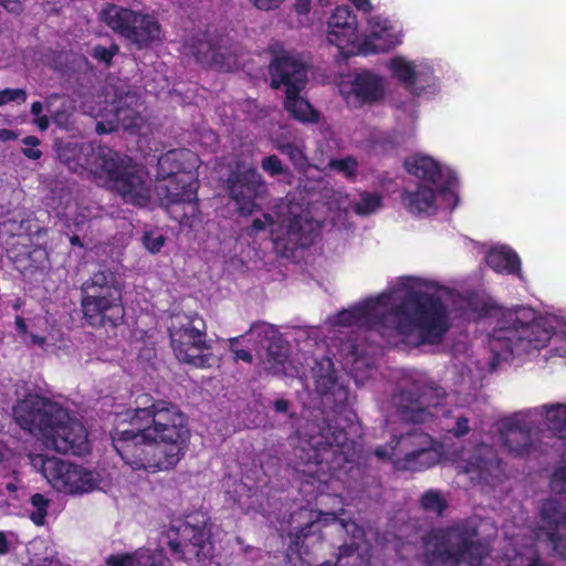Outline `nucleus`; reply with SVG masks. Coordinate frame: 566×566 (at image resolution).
Masks as SVG:
<instances>
[{
    "label": "nucleus",
    "instance_id": "1",
    "mask_svg": "<svg viewBox=\"0 0 566 566\" xmlns=\"http://www.w3.org/2000/svg\"><path fill=\"white\" fill-rule=\"evenodd\" d=\"M325 364V374L322 373L323 367L314 374L315 390L332 408V415L307 426L294 450L295 463L298 471L318 481L340 480L343 475L357 479L363 468L356 444L349 438L356 432L357 415L348 406V387L339 382L332 359L326 358Z\"/></svg>",
    "mask_w": 566,
    "mask_h": 566
},
{
    "label": "nucleus",
    "instance_id": "2",
    "mask_svg": "<svg viewBox=\"0 0 566 566\" xmlns=\"http://www.w3.org/2000/svg\"><path fill=\"white\" fill-rule=\"evenodd\" d=\"M188 417L180 408L151 395H139L135 407L111 432L112 444L133 471L157 473L177 467L190 442Z\"/></svg>",
    "mask_w": 566,
    "mask_h": 566
},
{
    "label": "nucleus",
    "instance_id": "3",
    "mask_svg": "<svg viewBox=\"0 0 566 566\" xmlns=\"http://www.w3.org/2000/svg\"><path fill=\"white\" fill-rule=\"evenodd\" d=\"M382 295L368 298L337 315L342 326H358L385 337L388 329L398 336L417 334L418 344H440L450 329V314L440 296L421 291L408 292L399 304L389 311H380Z\"/></svg>",
    "mask_w": 566,
    "mask_h": 566
},
{
    "label": "nucleus",
    "instance_id": "4",
    "mask_svg": "<svg viewBox=\"0 0 566 566\" xmlns=\"http://www.w3.org/2000/svg\"><path fill=\"white\" fill-rule=\"evenodd\" d=\"M423 543V566H482L489 556L478 527L465 521L432 528Z\"/></svg>",
    "mask_w": 566,
    "mask_h": 566
},
{
    "label": "nucleus",
    "instance_id": "5",
    "mask_svg": "<svg viewBox=\"0 0 566 566\" xmlns=\"http://www.w3.org/2000/svg\"><path fill=\"white\" fill-rule=\"evenodd\" d=\"M551 337L552 331L533 308L517 306L502 314L489 335V346L494 359L506 360L515 353H530L545 347Z\"/></svg>",
    "mask_w": 566,
    "mask_h": 566
},
{
    "label": "nucleus",
    "instance_id": "6",
    "mask_svg": "<svg viewBox=\"0 0 566 566\" xmlns=\"http://www.w3.org/2000/svg\"><path fill=\"white\" fill-rule=\"evenodd\" d=\"M80 291L83 317L90 326L117 327L124 322V283L115 271L99 269L82 283Z\"/></svg>",
    "mask_w": 566,
    "mask_h": 566
},
{
    "label": "nucleus",
    "instance_id": "7",
    "mask_svg": "<svg viewBox=\"0 0 566 566\" xmlns=\"http://www.w3.org/2000/svg\"><path fill=\"white\" fill-rule=\"evenodd\" d=\"M374 454L382 461H390L398 471H423L440 461V453L433 448V439L422 431L412 430L375 449Z\"/></svg>",
    "mask_w": 566,
    "mask_h": 566
},
{
    "label": "nucleus",
    "instance_id": "8",
    "mask_svg": "<svg viewBox=\"0 0 566 566\" xmlns=\"http://www.w3.org/2000/svg\"><path fill=\"white\" fill-rule=\"evenodd\" d=\"M198 187V178L190 175H185L182 178L157 176L155 195L159 206L172 220L184 228L193 229L201 221Z\"/></svg>",
    "mask_w": 566,
    "mask_h": 566
},
{
    "label": "nucleus",
    "instance_id": "9",
    "mask_svg": "<svg viewBox=\"0 0 566 566\" xmlns=\"http://www.w3.org/2000/svg\"><path fill=\"white\" fill-rule=\"evenodd\" d=\"M170 345L177 359L196 368L211 366L212 354L207 343L206 323L198 314H176L168 328Z\"/></svg>",
    "mask_w": 566,
    "mask_h": 566
},
{
    "label": "nucleus",
    "instance_id": "10",
    "mask_svg": "<svg viewBox=\"0 0 566 566\" xmlns=\"http://www.w3.org/2000/svg\"><path fill=\"white\" fill-rule=\"evenodd\" d=\"M98 177L104 178L125 202L140 207L148 202L144 170L129 156L111 149Z\"/></svg>",
    "mask_w": 566,
    "mask_h": 566
},
{
    "label": "nucleus",
    "instance_id": "11",
    "mask_svg": "<svg viewBox=\"0 0 566 566\" xmlns=\"http://www.w3.org/2000/svg\"><path fill=\"white\" fill-rule=\"evenodd\" d=\"M164 536L171 556L178 560L205 564L212 558L213 543L206 522L172 521Z\"/></svg>",
    "mask_w": 566,
    "mask_h": 566
},
{
    "label": "nucleus",
    "instance_id": "12",
    "mask_svg": "<svg viewBox=\"0 0 566 566\" xmlns=\"http://www.w3.org/2000/svg\"><path fill=\"white\" fill-rule=\"evenodd\" d=\"M105 23L137 50L148 49L159 40L161 27L149 14H142L130 9L109 4L103 9Z\"/></svg>",
    "mask_w": 566,
    "mask_h": 566
},
{
    "label": "nucleus",
    "instance_id": "13",
    "mask_svg": "<svg viewBox=\"0 0 566 566\" xmlns=\"http://www.w3.org/2000/svg\"><path fill=\"white\" fill-rule=\"evenodd\" d=\"M226 189L230 199L238 206L239 214L248 217L260 208L256 199L265 193L266 185L253 163L237 160L230 166Z\"/></svg>",
    "mask_w": 566,
    "mask_h": 566
},
{
    "label": "nucleus",
    "instance_id": "14",
    "mask_svg": "<svg viewBox=\"0 0 566 566\" xmlns=\"http://www.w3.org/2000/svg\"><path fill=\"white\" fill-rule=\"evenodd\" d=\"M15 423L30 434L43 441L52 431L54 420L64 416V408L57 402L38 394H28L12 408Z\"/></svg>",
    "mask_w": 566,
    "mask_h": 566
},
{
    "label": "nucleus",
    "instance_id": "15",
    "mask_svg": "<svg viewBox=\"0 0 566 566\" xmlns=\"http://www.w3.org/2000/svg\"><path fill=\"white\" fill-rule=\"evenodd\" d=\"M190 49L199 63L219 71L231 72L239 65L241 45L229 34H205L202 39H192Z\"/></svg>",
    "mask_w": 566,
    "mask_h": 566
},
{
    "label": "nucleus",
    "instance_id": "16",
    "mask_svg": "<svg viewBox=\"0 0 566 566\" xmlns=\"http://www.w3.org/2000/svg\"><path fill=\"white\" fill-rule=\"evenodd\" d=\"M41 471L49 483L59 492L80 494L95 486L91 471L55 457L41 458Z\"/></svg>",
    "mask_w": 566,
    "mask_h": 566
},
{
    "label": "nucleus",
    "instance_id": "17",
    "mask_svg": "<svg viewBox=\"0 0 566 566\" xmlns=\"http://www.w3.org/2000/svg\"><path fill=\"white\" fill-rule=\"evenodd\" d=\"M446 392L440 387L413 385L411 388L400 389L394 395L392 401L403 421L423 423L433 416L430 408L439 406Z\"/></svg>",
    "mask_w": 566,
    "mask_h": 566
},
{
    "label": "nucleus",
    "instance_id": "18",
    "mask_svg": "<svg viewBox=\"0 0 566 566\" xmlns=\"http://www.w3.org/2000/svg\"><path fill=\"white\" fill-rule=\"evenodd\" d=\"M88 434L84 424L64 409V416L52 424V431L42 443L62 454L83 455L90 450Z\"/></svg>",
    "mask_w": 566,
    "mask_h": 566
},
{
    "label": "nucleus",
    "instance_id": "19",
    "mask_svg": "<svg viewBox=\"0 0 566 566\" xmlns=\"http://www.w3.org/2000/svg\"><path fill=\"white\" fill-rule=\"evenodd\" d=\"M270 86L273 90L285 87V93L302 92L307 83V66L303 60L281 49L273 53L268 65Z\"/></svg>",
    "mask_w": 566,
    "mask_h": 566
},
{
    "label": "nucleus",
    "instance_id": "20",
    "mask_svg": "<svg viewBox=\"0 0 566 566\" xmlns=\"http://www.w3.org/2000/svg\"><path fill=\"white\" fill-rule=\"evenodd\" d=\"M111 147L90 143H66L59 147L57 158L74 172L88 171L98 177L102 167L111 155Z\"/></svg>",
    "mask_w": 566,
    "mask_h": 566
},
{
    "label": "nucleus",
    "instance_id": "21",
    "mask_svg": "<svg viewBox=\"0 0 566 566\" xmlns=\"http://www.w3.org/2000/svg\"><path fill=\"white\" fill-rule=\"evenodd\" d=\"M406 170L424 181L439 187L441 193L450 192L458 185L454 171L443 169L441 165L429 156H413L405 160Z\"/></svg>",
    "mask_w": 566,
    "mask_h": 566
},
{
    "label": "nucleus",
    "instance_id": "22",
    "mask_svg": "<svg viewBox=\"0 0 566 566\" xmlns=\"http://www.w3.org/2000/svg\"><path fill=\"white\" fill-rule=\"evenodd\" d=\"M327 40L337 46L342 53L358 40L357 15L348 6L335 8L327 21Z\"/></svg>",
    "mask_w": 566,
    "mask_h": 566
},
{
    "label": "nucleus",
    "instance_id": "23",
    "mask_svg": "<svg viewBox=\"0 0 566 566\" xmlns=\"http://www.w3.org/2000/svg\"><path fill=\"white\" fill-rule=\"evenodd\" d=\"M315 231L312 222L302 216H294L289 219L285 234L274 241L275 249L285 258L294 255L298 249H307L312 245Z\"/></svg>",
    "mask_w": 566,
    "mask_h": 566
},
{
    "label": "nucleus",
    "instance_id": "24",
    "mask_svg": "<svg viewBox=\"0 0 566 566\" xmlns=\"http://www.w3.org/2000/svg\"><path fill=\"white\" fill-rule=\"evenodd\" d=\"M465 471L485 483H495L504 475V463L496 450L485 443L478 444L467 461Z\"/></svg>",
    "mask_w": 566,
    "mask_h": 566
},
{
    "label": "nucleus",
    "instance_id": "25",
    "mask_svg": "<svg viewBox=\"0 0 566 566\" xmlns=\"http://www.w3.org/2000/svg\"><path fill=\"white\" fill-rule=\"evenodd\" d=\"M200 159L187 148L170 149L158 158L157 176L182 178L185 175L197 177Z\"/></svg>",
    "mask_w": 566,
    "mask_h": 566
},
{
    "label": "nucleus",
    "instance_id": "26",
    "mask_svg": "<svg viewBox=\"0 0 566 566\" xmlns=\"http://www.w3.org/2000/svg\"><path fill=\"white\" fill-rule=\"evenodd\" d=\"M389 70L405 88L415 96H421L427 87L434 85L433 76L416 71V65L402 56H395L389 62Z\"/></svg>",
    "mask_w": 566,
    "mask_h": 566
},
{
    "label": "nucleus",
    "instance_id": "27",
    "mask_svg": "<svg viewBox=\"0 0 566 566\" xmlns=\"http://www.w3.org/2000/svg\"><path fill=\"white\" fill-rule=\"evenodd\" d=\"M501 440L510 453L523 457L533 448L532 429L528 424H521L518 420L510 418L503 423L500 431Z\"/></svg>",
    "mask_w": 566,
    "mask_h": 566
},
{
    "label": "nucleus",
    "instance_id": "28",
    "mask_svg": "<svg viewBox=\"0 0 566 566\" xmlns=\"http://www.w3.org/2000/svg\"><path fill=\"white\" fill-rule=\"evenodd\" d=\"M106 566H171L161 549L138 548L133 553L111 554Z\"/></svg>",
    "mask_w": 566,
    "mask_h": 566
},
{
    "label": "nucleus",
    "instance_id": "29",
    "mask_svg": "<svg viewBox=\"0 0 566 566\" xmlns=\"http://www.w3.org/2000/svg\"><path fill=\"white\" fill-rule=\"evenodd\" d=\"M295 517L306 520V522L301 525L296 526L295 533H294V539L292 541L293 544L298 545L303 544V541L310 537L311 535H314L316 533H319L323 525H326L328 522H335L340 527H344L343 521H339L335 513H324V512H314L312 510L301 509L295 514L292 515V520L294 521Z\"/></svg>",
    "mask_w": 566,
    "mask_h": 566
},
{
    "label": "nucleus",
    "instance_id": "30",
    "mask_svg": "<svg viewBox=\"0 0 566 566\" xmlns=\"http://www.w3.org/2000/svg\"><path fill=\"white\" fill-rule=\"evenodd\" d=\"M539 516V532L548 537L549 533L555 534L566 527V504L556 499H547L542 503Z\"/></svg>",
    "mask_w": 566,
    "mask_h": 566
},
{
    "label": "nucleus",
    "instance_id": "31",
    "mask_svg": "<svg viewBox=\"0 0 566 566\" xmlns=\"http://www.w3.org/2000/svg\"><path fill=\"white\" fill-rule=\"evenodd\" d=\"M352 93L363 104L377 102L384 95L381 78L370 72H361L352 83Z\"/></svg>",
    "mask_w": 566,
    "mask_h": 566
},
{
    "label": "nucleus",
    "instance_id": "32",
    "mask_svg": "<svg viewBox=\"0 0 566 566\" xmlns=\"http://www.w3.org/2000/svg\"><path fill=\"white\" fill-rule=\"evenodd\" d=\"M486 264L496 273L521 276V260L517 253L507 247L492 249L485 256Z\"/></svg>",
    "mask_w": 566,
    "mask_h": 566
},
{
    "label": "nucleus",
    "instance_id": "33",
    "mask_svg": "<svg viewBox=\"0 0 566 566\" xmlns=\"http://www.w3.org/2000/svg\"><path fill=\"white\" fill-rule=\"evenodd\" d=\"M436 191L426 185L419 184L415 191L403 190L401 201L405 208L412 214H421L429 211L436 205Z\"/></svg>",
    "mask_w": 566,
    "mask_h": 566
},
{
    "label": "nucleus",
    "instance_id": "34",
    "mask_svg": "<svg viewBox=\"0 0 566 566\" xmlns=\"http://www.w3.org/2000/svg\"><path fill=\"white\" fill-rule=\"evenodd\" d=\"M300 94L301 92H286L284 109L291 117L301 123H317L319 119L318 112Z\"/></svg>",
    "mask_w": 566,
    "mask_h": 566
},
{
    "label": "nucleus",
    "instance_id": "35",
    "mask_svg": "<svg viewBox=\"0 0 566 566\" xmlns=\"http://www.w3.org/2000/svg\"><path fill=\"white\" fill-rule=\"evenodd\" d=\"M249 342H253L256 349H268L276 343H281L276 336L274 326L266 322H254L249 331L244 334Z\"/></svg>",
    "mask_w": 566,
    "mask_h": 566
},
{
    "label": "nucleus",
    "instance_id": "36",
    "mask_svg": "<svg viewBox=\"0 0 566 566\" xmlns=\"http://www.w3.org/2000/svg\"><path fill=\"white\" fill-rule=\"evenodd\" d=\"M289 363L287 349L281 343L269 346L265 355V364L269 373L275 376L287 375L286 366Z\"/></svg>",
    "mask_w": 566,
    "mask_h": 566
},
{
    "label": "nucleus",
    "instance_id": "37",
    "mask_svg": "<svg viewBox=\"0 0 566 566\" xmlns=\"http://www.w3.org/2000/svg\"><path fill=\"white\" fill-rule=\"evenodd\" d=\"M118 124L127 132L136 134L144 126L140 111L130 106H119L115 113Z\"/></svg>",
    "mask_w": 566,
    "mask_h": 566
},
{
    "label": "nucleus",
    "instance_id": "38",
    "mask_svg": "<svg viewBox=\"0 0 566 566\" xmlns=\"http://www.w3.org/2000/svg\"><path fill=\"white\" fill-rule=\"evenodd\" d=\"M275 148L287 156L296 170H305L308 166V159L303 145L293 142H277Z\"/></svg>",
    "mask_w": 566,
    "mask_h": 566
},
{
    "label": "nucleus",
    "instance_id": "39",
    "mask_svg": "<svg viewBox=\"0 0 566 566\" xmlns=\"http://www.w3.org/2000/svg\"><path fill=\"white\" fill-rule=\"evenodd\" d=\"M358 545L353 543L349 545H342L336 563L333 566H371L368 557L359 554Z\"/></svg>",
    "mask_w": 566,
    "mask_h": 566
},
{
    "label": "nucleus",
    "instance_id": "40",
    "mask_svg": "<svg viewBox=\"0 0 566 566\" xmlns=\"http://www.w3.org/2000/svg\"><path fill=\"white\" fill-rule=\"evenodd\" d=\"M382 205V196L377 192L364 191L359 200L353 203V210L358 216H368L376 212Z\"/></svg>",
    "mask_w": 566,
    "mask_h": 566
},
{
    "label": "nucleus",
    "instance_id": "41",
    "mask_svg": "<svg viewBox=\"0 0 566 566\" xmlns=\"http://www.w3.org/2000/svg\"><path fill=\"white\" fill-rule=\"evenodd\" d=\"M420 506L426 512L441 516L448 507V502L439 491L428 490L421 495Z\"/></svg>",
    "mask_w": 566,
    "mask_h": 566
},
{
    "label": "nucleus",
    "instance_id": "42",
    "mask_svg": "<svg viewBox=\"0 0 566 566\" xmlns=\"http://www.w3.org/2000/svg\"><path fill=\"white\" fill-rule=\"evenodd\" d=\"M546 419L551 429L555 431L566 430V406L562 403L544 406Z\"/></svg>",
    "mask_w": 566,
    "mask_h": 566
},
{
    "label": "nucleus",
    "instance_id": "43",
    "mask_svg": "<svg viewBox=\"0 0 566 566\" xmlns=\"http://www.w3.org/2000/svg\"><path fill=\"white\" fill-rule=\"evenodd\" d=\"M31 504L34 510L30 513V520L38 526L44 525L49 500L41 493H34L31 496Z\"/></svg>",
    "mask_w": 566,
    "mask_h": 566
},
{
    "label": "nucleus",
    "instance_id": "44",
    "mask_svg": "<svg viewBox=\"0 0 566 566\" xmlns=\"http://www.w3.org/2000/svg\"><path fill=\"white\" fill-rule=\"evenodd\" d=\"M331 167L336 171L344 174L346 178L354 179L356 177L358 163L354 157L347 156L345 158L332 160Z\"/></svg>",
    "mask_w": 566,
    "mask_h": 566
},
{
    "label": "nucleus",
    "instance_id": "45",
    "mask_svg": "<svg viewBox=\"0 0 566 566\" xmlns=\"http://www.w3.org/2000/svg\"><path fill=\"white\" fill-rule=\"evenodd\" d=\"M470 308L475 312L480 317H490L496 315L500 310L494 303L483 298H471L469 301Z\"/></svg>",
    "mask_w": 566,
    "mask_h": 566
},
{
    "label": "nucleus",
    "instance_id": "46",
    "mask_svg": "<svg viewBox=\"0 0 566 566\" xmlns=\"http://www.w3.org/2000/svg\"><path fill=\"white\" fill-rule=\"evenodd\" d=\"M261 168L271 177H276L287 172V168L283 166L281 159L276 155H269L262 158Z\"/></svg>",
    "mask_w": 566,
    "mask_h": 566
},
{
    "label": "nucleus",
    "instance_id": "47",
    "mask_svg": "<svg viewBox=\"0 0 566 566\" xmlns=\"http://www.w3.org/2000/svg\"><path fill=\"white\" fill-rule=\"evenodd\" d=\"M118 45L112 44L109 48L103 45H95L92 50V57L105 63L106 65H111L113 57L118 53Z\"/></svg>",
    "mask_w": 566,
    "mask_h": 566
},
{
    "label": "nucleus",
    "instance_id": "48",
    "mask_svg": "<svg viewBox=\"0 0 566 566\" xmlns=\"http://www.w3.org/2000/svg\"><path fill=\"white\" fill-rule=\"evenodd\" d=\"M27 101V92L23 88H4L0 90V106L10 102L22 104Z\"/></svg>",
    "mask_w": 566,
    "mask_h": 566
},
{
    "label": "nucleus",
    "instance_id": "49",
    "mask_svg": "<svg viewBox=\"0 0 566 566\" xmlns=\"http://www.w3.org/2000/svg\"><path fill=\"white\" fill-rule=\"evenodd\" d=\"M551 489L558 494H566V465L556 469L551 479Z\"/></svg>",
    "mask_w": 566,
    "mask_h": 566
},
{
    "label": "nucleus",
    "instance_id": "50",
    "mask_svg": "<svg viewBox=\"0 0 566 566\" xmlns=\"http://www.w3.org/2000/svg\"><path fill=\"white\" fill-rule=\"evenodd\" d=\"M22 143L25 146H30L22 149V154L29 159H40L42 156V151L38 148H34L40 145V139L36 136H27L22 139Z\"/></svg>",
    "mask_w": 566,
    "mask_h": 566
},
{
    "label": "nucleus",
    "instance_id": "51",
    "mask_svg": "<svg viewBox=\"0 0 566 566\" xmlns=\"http://www.w3.org/2000/svg\"><path fill=\"white\" fill-rule=\"evenodd\" d=\"M241 338H245V335H240L229 339L230 350L232 352L233 358L235 360H242L250 364L253 360L252 354L247 349L235 347V345L239 344Z\"/></svg>",
    "mask_w": 566,
    "mask_h": 566
},
{
    "label": "nucleus",
    "instance_id": "52",
    "mask_svg": "<svg viewBox=\"0 0 566 566\" xmlns=\"http://www.w3.org/2000/svg\"><path fill=\"white\" fill-rule=\"evenodd\" d=\"M143 242H144L145 248L150 253H157L164 247V244L166 242V238L163 234L153 235L151 233L146 232L143 237Z\"/></svg>",
    "mask_w": 566,
    "mask_h": 566
},
{
    "label": "nucleus",
    "instance_id": "53",
    "mask_svg": "<svg viewBox=\"0 0 566 566\" xmlns=\"http://www.w3.org/2000/svg\"><path fill=\"white\" fill-rule=\"evenodd\" d=\"M469 431V419L464 416L458 417L455 426L450 430V432L457 438L464 437Z\"/></svg>",
    "mask_w": 566,
    "mask_h": 566
},
{
    "label": "nucleus",
    "instance_id": "54",
    "mask_svg": "<svg viewBox=\"0 0 566 566\" xmlns=\"http://www.w3.org/2000/svg\"><path fill=\"white\" fill-rule=\"evenodd\" d=\"M28 258L31 261L36 262V264L30 263L29 268L36 270V269H40L42 263H43V261L48 259V253L42 248H34L32 251H30L28 253Z\"/></svg>",
    "mask_w": 566,
    "mask_h": 566
},
{
    "label": "nucleus",
    "instance_id": "55",
    "mask_svg": "<svg viewBox=\"0 0 566 566\" xmlns=\"http://www.w3.org/2000/svg\"><path fill=\"white\" fill-rule=\"evenodd\" d=\"M256 9L262 11H271L277 9L284 0H248Z\"/></svg>",
    "mask_w": 566,
    "mask_h": 566
},
{
    "label": "nucleus",
    "instance_id": "56",
    "mask_svg": "<svg viewBox=\"0 0 566 566\" xmlns=\"http://www.w3.org/2000/svg\"><path fill=\"white\" fill-rule=\"evenodd\" d=\"M272 222H273V218L271 217V214L265 213L264 220H261L260 218H255L252 220L251 230L253 232L263 231L266 228V224H271Z\"/></svg>",
    "mask_w": 566,
    "mask_h": 566
},
{
    "label": "nucleus",
    "instance_id": "57",
    "mask_svg": "<svg viewBox=\"0 0 566 566\" xmlns=\"http://www.w3.org/2000/svg\"><path fill=\"white\" fill-rule=\"evenodd\" d=\"M0 6L9 12H19L21 10L20 0H0Z\"/></svg>",
    "mask_w": 566,
    "mask_h": 566
},
{
    "label": "nucleus",
    "instance_id": "58",
    "mask_svg": "<svg viewBox=\"0 0 566 566\" xmlns=\"http://www.w3.org/2000/svg\"><path fill=\"white\" fill-rule=\"evenodd\" d=\"M290 402L284 398L276 399L273 402V409L277 413H287L289 412Z\"/></svg>",
    "mask_w": 566,
    "mask_h": 566
},
{
    "label": "nucleus",
    "instance_id": "59",
    "mask_svg": "<svg viewBox=\"0 0 566 566\" xmlns=\"http://www.w3.org/2000/svg\"><path fill=\"white\" fill-rule=\"evenodd\" d=\"M311 0H295L294 9L298 14H305L310 11Z\"/></svg>",
    "mask_w": 566,
    "mask_h": 566
},
{
    "label": "nucleus",
    "instance_id": "60",
    "mask_svg": "<svg viewBox=\"0 0 566 566\" xmlns=\"http://www.w3.org/2000/svg\"><path fill=\"white\" fill-rule=\"evenodd\" d=\"M10 551V543L4 532L0 531V555H4Z\"/></svg>",
    "mask_w": 566,
    "mask_h": 566
},
{
    "label": "nucleus",
    "instance_id": "61",
    "mask_svg": "<svg viewBox=\"0 0 566 566\" xmlns=\"http://www.w3.org/2000/svg\"><path fill=\"white\" fill-rule=\"evenodd\" d=\"M35 123L40 130H46L50 125L49 117L46 115H40L35 117Z\"/></svg>",
    "mask_w": 566,
    "mask_h": 566
},
{
    "label": "nucleus",
    "instance_id": "62",
    "mask_svg": "<svg viewBox=\"0 0 566 566\" xmlns=\"http://www.w3.org/2000/svg\"><path fill=\"white\" fill-rule=\"evenodd\" d=\"M15 328L17 331L24 335L28 332V325L25 323V319L22 316H15Z\"/></svg>",
    "mask_w": 566,
    "mask_h": 566
},
{
    "label": "nucleus",
    "instance_id": "63",
    "mask_svg": "<svg viewBox=\"0 0 566 566\" xmlns=\"http://www.w3.org/2000/svg\"><path fill=\"white\" fill-rule=\"evenodd\" d=\"M17 138V134L11 129H0V140L1 142H9Z\"/></svg>",
    "mask_w": 566,
    "mask_h": 566
},
{
    "label": "nucleus",
    "instance_id": "64",
    "mask_svg": "<svg viewBox=\"0 0 566 566\" xmlns=\"http://www.w3.org/2000/svg\"><path fill=\"white\" fill-rule=\"evenodd\" d=\"M348 354L353 357L354 361H358V359L361 357V353L359 352L358 345L350 343L347 346Z\"/></svg>",
    "mask_w": 566,
    "mask_h": 566
}]
</instances>
